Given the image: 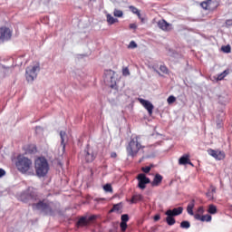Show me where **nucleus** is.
<instances>
[{"label": "nucleus", "mask_w": 232, "mask_h": 232, "mask_svg": "<svg viewBox=\"0 0 232 232\" xmlns=\"http://www.w3.org/2000/svg\"><path fill=\"white\" fill-rule=\"evenodd\" d=\"M38 72H41V66L39 63L33 66H28L25 69V78L27 82H32L34 79H37Z\"/></svg>", "instance_id": "nucleus-6"}, {"label": "nucleus", "mask_w": 232, "mask_h": 232, "mask_svg": "<svg viewBox=\"0 0 232 232\" xmlns=\"http://www.w3.org/2000/svg\"><path fill=\"white\" fill-rule=\"evenodd\" d=\"M128 48L130 50L137 48V43H135V41H130V43L128 45Z\"/></svg>", "instance_id": "nucleus-39"}, {"label": "nucleus", "mask_w": 232, "mask_h": 232, "mask_svg": "<svg viewBox=\"0 0 232 232\" xmlns=\"http://www.w3.org/2000/svg\"><path fill=\"white\" fill-rule=\"evenodd\" d=\"M210 6H211V0H207L201 3V7L204 10H209Z\"/></svg>", "instance_id": "nucleus-28"}, {"label": "nucleus", "mask_w": 232, "mask_h": 232, "mask_svg": "<svg viewBox=\"0 0 232 232\" xmlns=\"http://www.w3.org/2000/svg\"><path fill=\"white\" fill-rule=\"evenodd\" d=\"M130 75V69L128 67H124L122 69V76L123 77H128Z\"/></svg>", "instance_id": "nucleus-35"}, {"label": "nucleus", "mask_w": 232, "mask_h": 232, "mask_svg": "<svg viewBox=\"0 0 232 232\" xmlns=\"http://www.w3.org/2000/svg\"><path fill=\"white\" fill-rule=\"evenodd\" d=\"M179 164L180 166H186L187 164H189V166H193V163L189 160V155L188 154H185L179 158Z\"/></svg>", "instance_id": "nucleus-15"}, {"label": "nucleus", "mask_w": 232, "mask_h": 232, "mask_svg": "<svg viewBox=\"0 0 232 232\" xmlns=\"http://www.w3.org/2000/svg\"><path fill=\"white\" fill-rule=\"evenodd\" d=\"M158 26L159 28H160V30H168V28L169 27V24H168L166 20H160L158 22Z\"/></svg>", "instance_id": "nucleus-21"}, {"label": "nucleus", "mask_w": 232, "mask_h": 232, "mask_svg": "<svg viewBox=\"0 0 232 232\" xmlns=\"http://www.w3.org/2000/svg\"><path fill=\"white\" fill-rule=\"evenodd\" d=\"M180 227L182 229H189V227H191V223L188 220H184L180 223Z\"/></svg>", "instance_id": "nucleus-29"}, {"label": "nucleus", "mask_w": 232, "mask_h": 232, "mask_svg": "<svg viewBox=\"0 0 232 232\" xmlns=\"http://www.w3.org/2000/svg\"><path fill=\"white\" fill-rule=\"evenodd\" d=\"M18 200L24 204H29V206L34 208V204H36L37 200H39V196H37V192L34 188H28L25 191L18 195Z\"/></svg>", "instance_id": "nucleus-3"}, {"label": "nucleus", "mask_w": 232, "mask_h": 232, "mask_svg": "<svg viewBox=\"0 0 232 232\" xmlns=\"http://www.w3.org/2000/svg\"><path fill=\"white\" fill-rule=\"evenodd\" d=\"M144 198L142 197V195L140 194H136L134 196H132L131 199H130V204H137V202H140V200H142Z\"/></svg>", "instance_id": "nucleus-22"}, {"label": "nucleus", "mask_w": 232, "mask_h": 232, "mask_svg": "<svg viewBox=\"0 0 232 232\" xmlns=\"http://www.w3.org/2000/svg\"><path fill=\"white\" fill-rule=\"evenodd\" d=\"M2 68L4 70H6V72H10V67H6V66L3 65Z\"/></svg>", "instance_id": "nucleus-50"}, {"label": "nucleus", "mask_w": 232, "mask_h": 232, "mask_svg": "<svg viewBox=\"0 0 232 232\" xmlns=\"http://www.w3.org/2000/svg\"><path fill=\"white\" fill-rule=\"evenodd\" d=\"M222 121H223V118H221L217 121V128H222Z\"/></svg>", "instance_id": "nucleus-42"}, {"label": "nucleus", "mask_w": 232, "mask_h": 232, "mask_svg": "<svg viewBox=\"0 0 232 232\" xmlns=\"http://www.w3.org/2000/svg\"><path fill=\"white\" fill-rule=\"evenodd\" d=\"M113 15L114 17H122L124 15V13L122 12V10L114 9Z\"/></svg>", "instance_id": "nucleus-31"}, {"label": "nucleus", "mask_w": 232, "mask_h": 232, "mask_svg": "<svg viewBox=\"0 0 232 232\" xmlns=\"http://www.w3.org/2000/svg\"><path fill=\"white\" fill-rule=\"evenodd\" d=\"M120 227H121V231H126V229H128V223H123L121 221Z\"/></svg>", "instance_id": "nucleus-40"}, {"label": "nucleus", "mask_w": 232, "mask_h": 232, "mask_svg": "<svg viewBox=\"0 0 232 232\" xmlns=\"http://www.w3.org/2000/svg\"><path fill=\"white\" fill-rule=\"evenodd\" d=\"M154 72H156L157 73H159V71L157 70V68H155V66L152 67Z\"/></svg>", "instance_id": "nucleus-52"}, {"label": "nucleus", "mask_w": 232, "mask_h": 232, "mask_svg": "<svg viewBox=\"0 0 232 232\" xmlns=\"http://www.w3.org/2000/svg\"><path fill=\"white\" fill-rule=\"evenodd\" d=\"M216 193H217V188H215V186L211 185L210 189H208V192L206 193V197H207V198H208V200H215Z\"/></svg>", "instance_id": "nucleus-18"}, {"label": "nucleus", "mask_w": 232, "mask_h": 232, "mask_svg": "<svg viewBox=\"0 0 232 232\" xmlns=\"http://www.w3.org/2000/svg\"><path fill=\"white\" fill-rule=\"evenodd\" d=\"M221 117H224V112H221Z\"/></svg>", "instance_id": "nucleus-54"}, {"label": "nucleus", "mask_w": 232, "mask_h": 232, "mask_svg": "<svg viewBox=\"0 0 232 232\" xmlns=\"http://www.w3.org/2000/svg\"><path fill=\"white\" fill-rule=\"evenodd\" d=\"M81 157L82 160H85V162L90 163L95 160V157H97V153L93 151V149H92L90 145H87L84 150L82 151Z\"/></svg>", "instance_id": "nucleus-7"}, {"label": "nucleus", "mask_w": 232, "mask_h": 232, "mask_svg": "<svg viewBox=\"0 0 232 232\" xmlns=\"http://www.w3.org/2000/svg\"><path fill=\"white\" fill-rule=\"evenodd\" d=\"M103 189L104 191H106V193H111L113 191V188H111V184L104 185Z\"/></svg>", "instance_id": "nucleus-33"}, {"label": "nucleus", "mask_w": 232, "mask_h": 232, "mask_svg": "<svg viewBox=\"0 0 232 232\" xmlns=\"http://www.w3.org/2000/svg\"><path fill=\"white\" fill-rule=\"evenodd\" d=\"M24 150H25L26 155H32L37 152V148L35 145H27L24 148Z\"/></svg>", "instance_id": "nucleus-19"}, {"label": "nucleus", "mask_w": 232, "mask_h": 232, "mask_svg": "<svg viewBox=\"0 0 232 232\" xmlns=\"http://www.w3.org/2000/svg\"><path fill=\"white\" fill-rule=\"evenodd\" d=\"M194 218L196 220H200L201 222H211V215L207 214L204 216H200V214H195L193 215Z\"/></svg>", "instance_id": "nucleus-16"}, {"label": "nucleus", "mask_w": 232, "mask_h": 232, "mask_svg": "<svg viewBox=\"0 0 232 232\" xmlns=\"http://www.w3.org/2000/svg\"><path fill=\"white\" fill-rule=\"evenodd\" d=\"M138 101L143 106V108H145V110H147L149 115L153 114L154 106H153V103H151V102H150L148 100H144L142 98H139Z\"/></svg>", "instance_id": "nucleus-11"}, {"label": "nucleus", "mask_w": 232, "mask_h": 232, "mask_svg": "<svg viewBox=\"0 0 232 232\" xmlns=\"http://www.w3.org/2000/svg\"><path fill=\"white\" fill-rule=\"evenodd\" d=\"M95 218H97V216H91L89 218V220H95Z\"/></svg>", "instance_id": "nucleus-51"}, {"label": "nucleus", "mask_w": 232, "mask_h": 232, "mask_svg": "<svg viewBox=\"0 0 232 232\" xmlns=\"http://www.w3.org/2000/svg\"><path fill=\"white\" fill-rule=\"evenodd\" d=\"M195 208V199H192L188 207H187V213L188 215H190L191 217H193V215H195V212H193V208Z\"/></svg>", "instance_id": "nucleus-20"}, {"label": "nucleus", "mask_w": 232, "mask_h": 232, "mask_svg": "<svg viewBox=\"0 0 232 232\" xmlns=\"http://www.w3.org/2000/svg\"><path fill=\"white\" fill-rule=\"evenodd\" d=\"M166 222L168 224V226H175V223L177 222L175 220V218L173 216H169V215H166Z\"/></svg>", "instance_id": "nucleus-24"}, {"label": "nucleus", "mask_w": 232, "mask_h": 232, "mask_svg": "<svg viewBox=\"0 0 232 232\" xmlns=\"http://www.w3.org/2000/svg\"><path fill=\"white\" fill-rule=\"evenodd\" d=\"M15 166L20 173H29L30 169H32V160L23 155H18Z\"/></svg>", "instance_id": "nucleus-4"}, {"label": "nucleus", "mask_w": 232, "mask_h": 232, "mask_svg": "<svg viewBox=\"0 0 232 232\" xmlns=\"http://www.w3.org/2000/svg\"><path fill=\"white\" fill-rule=\"evenodd\" d=\"M137 16L139 17V19H142V18L140 17V11H139V14H137Z\"/></svg>", "instance_id": "nucleus-53"}, {"label": "nucleus", "mask_w": 232, "mask_h": 232, "mask_svg": "<svg viewBox=\"0 0 232 232\" xmlns=\"http://www.w3.org/2000/svg\"><path fill=\"white\" fill-rule=\"evenodd\" d=\"M78 226H88V219H86V218H81L78 222H77Z\"/></svg>", "instance_id": "nucleus-30"}, {"label": "nucleus", "mask_w": 232, "mask_h": 232, "mask_svg": "<svg viewBox=\"0 0 232 232\" xmlns=\"http://www.w3.org/2000/svg\"><path fill=\"white\" fill-rule=\"evenodd\" d=\"M60 139H61V145L63 146V150H66V143L68 142V134L66 131L61 130L60 131Z\"/></svg>", "instance_id": "nucleus-14"}, {"label": "nucleus", "mask_w": 232, "mask_h": 232, "mask_svg": "<svg viewBox=\"0 0 232 232\" xmlns=\"http://www.w3.org/2000/svg\"><path fill=\"white\" fill-rule=\"evenodd\" d=\"M226 24L227 26H232V20L231 19L227 20Z\"/></svg>", "instance_id": "nucleus-47"}, {"label": "nucleus", "mask_w": 232, "mask_h": 232, "mask_svg": "<svg viewBox=\"0 0 232 232\" xmlns=\"http://www.w3.org/2000/svg\"><path fill=\"white\" fill-rule=\"evenodd\" d=\"M38 128H41V127H36V130H37Z\"/></svg>", "instance_id": "nucleus-56"}, {"label": "nucleus", "mask_w": 232, "mask_h": 232, "mask_svg": "<svg viewBox=\"0 0 232 232\" xmlns=\"http://www.w3.org/2000/svg\"><path fill=\"white\" fill-rule=\"evenodd\" d=\"M218 209H217V206L210 204L208 206V213H209L210 215H216Z\"/></svg>", "instance_id": "nucleus-27"}, {"label": "nucleus", "mask_w": 232, "mask_h": 232, "mask_svg": "<svg viewBox=\"0 0 232 232\" xmlns=\"http://www.w3.org/2000/svg\"><path fill=\"white\" fill-rule=\"evenodd\" d=\"M151 168H153V165L143 167L141 171H143V173H150V171H151Z\"/></svg>", "instance_id": "nucleus-38"}, {"label": "nucleus", "mask_w": 232, "mask_h": 232, "mask_svg": "<svg viewBox=\"0 0 232 232\" xmlns=\"http://www.w3.org/2000/svg\"><path fill=\"white\" fill-rule=\"evenodd\" d=\"M129 9L130 10V12H132V14H135L136 15H140L139 14V9L133 5L129 6Z\"/></svg>", "instance_id": "nucleus-36"}, {"label": "nucleus", "mask_w": 232, "mask_h": 232, "mask_svg": "<svg viewBox=\"0 0 232 232\" xmlns=\"http://www.w3.org/2000/svg\"><path fill=\"white\" fill-rule=\"evenodd\" d=\"M182 211H184V208L179 207L173 209H168L165 212V215H169V217H179V215H182Z\"/></svg>", "instance_id": "nucleus-13"}, {"label": "nucleus", "mask_w": 232, "mask_h": 232, "mask_svg": "<svg viewBox=\"0 0 232 232\" xmlns=\"http://www.w3.org/2000/svg\"><path fill=\"white\" fill-rule=\"evenodd\" d=\"M160 218V214H156L154 216V222H159V219Z\"/></svg>", "instance_id": "nucleus-45"}, {"label": "nucleus", "mask_w": 232, "mask_h": 232, "mask_svg": "<svg viewBox=\"0 0 232 232\" xmlns=\"http://www.w3.org/2000/svg\"><path fill=\"white\" fill-rule=\"evenodd\" d=\"M5 175H6V171H5V169H0V179H2V177H5Z\"/></svg>", "instance_id": "nucleus-44"}, {"label": "nucleus", "mask_w": 232, "mask_h": 232, "mask_svg": "<svg viewBox=\"0 0 232 232\" xmlns=\"http://www.w3.org/2000/svg\"><path fill=\"white\" fill-rule=\"evenodd\" d=\"M121 222L128 224V221L130 220V216L128 214L121 215Z\"/></svg>", "instance_id": "nucleus-34"}, {"label": "nucleus", "mask_w": 232, "mask_h": 232, "mask_svg": "<svg viewBox=\"0 0 232 232\" xmlns=\"http://www.w3.org/2000/svg\"><path fill=\"white\" fill-rule=\"evenodd\" d=\"M222 52L224 53H231V46L230 45H225L221 47Z\"/></svg>", "instance_id": "nucleus-32"}, {"label": "nucleus", "mask_w": 232, "mask_h": 232, "mask_svg": "<svg viewBox=\"0 0 232 232\" xmlns=\"http://www.w3.org/2000/svg\"><path fill=\"white\" fill-rule=\"evenodd\" d=\"M122 209V203L114 204L109 213H117Z\"/></svg>", "instance_id": "nucleus-23"}, {"label": "nucleus", "mask_w": 232, "mask_h": 232, "mask_svg": "<svg viewBox=\"0 0 232 232\" xmlns=\"http://www.w3.org/2000/svg\"><path fill=\"white\" fill-rule=\"evenodd\" d=\"M138 180V188L140 189H146V184H151V179L150 178L146 177V174L140 173L137 177Z\"/></svg>", "instance_id": "nucleus-8"}, {"label": "nucleus", "mask_w": 232, "mask_h": 232, "mask_svg": "<svg viewBox=\"0 0 232 232\" xmlns=\"http://www.w3.org/2000/svg\"><path fill=\"white\" fill-rule=\"evenodd\" d=\"M34 169L36 176L39 179H42L45 175H48V171H50V165L48 164V160L44 157L37 158L34 161Z\"/></svg>", "instance_id": "nucleus-2"}, {"label": "nucleus", "mask_w": 232, "mask_h": 232, "mask_svg": "<svg viewBox=\"0 0 232 232\" xmlns=\"http://www.w3.org/2000/svg\"><path fill=\"white\" fill-rule=\"evenodd\" d=\"M162 179H164L162 175L157 173L154 176L152 182L150 183L152 188H157V186H160V184L162 183Z\"/></svg>", "instance_id": "nucleus-17"}, {"label": "nucleus", "mask_w": 232, "mask_h": 232, "mask_svg": "<svg viewBox=\"0 0 232 232\" xmlns=\"http://www.w3.org/2000/svg\"><path fill=\"white\" fill-rule=\"evenodd\" d=\"M33 209L34 211H40V213H43L44 215H49L50 217H53V215H55V211H57L53 202L40 200L39 198L36 201V204H33Z\"/></svg>", "instance_id": "nucleus-1"}, {"label": "nucleus", "mask_w": 232, "mask_h": 232, "mask_svg": "<svg viewBox=\"0 0 232 232\" xmlns=\"http://www.w3.org/2000/svg\"><path fill=\"white\" fill-rule=\"evenodd\" d=\"M104 82H111V88H113V83H115V72L112 70H106L104 72Z\"/></svg>", "instance_id": "nucleus-10"}, {"label": "nucleus", "mask_w": 232, "mask_h": 232, "mask_svg": "<svg viewBox=\"0 0 232 232\" xmlns=\"http://www.w3.org/2000/svg\"><path fill=\"white\" fill-rule=\"evenodd\" d=\"M175 101H177V98L175 96H173V95H170L167 99L168 104H173V102H175Z\"/></svg>", "instance_id": "nucleus-37"}, {"label": "nucleus", "mask_w": 232, "mask_h": 232, "mask_svg": "<svg viewBox=\"0 0 232 232\" xmlns=\"http://www.w3.org/2000/svg\"><path fill=\"white\" fill-rule=\"evenodd\" d=\"M219 102L222 104H226V102H227V100L222 101V96H219Z\"/></svg>", "instance_id": "nucleus-48"}, {"label": "nucleus", "mask_w": 232, "mask_h": 232, "mask_svg": "<svg viewBox=\"0 0 232 232\" xmlns=\"http://www.w3.org/2000/svg\"><path fill=\"white\" fill-rule=\"evenodd\" d=\"M198 215H203V213H204V207H199L198 208Z\"/></svg>", "instance_id": "nucleus-43"}, {"label": "nucleus", "mask_w": 232, "mask_h": 232, "mask_svg": "<svg viewBox=\"0 0 232 232\" xmlns=\"http://www.w3.org/2000/svg\"><path fill=\"white\" fill-rule=\"evenodd\" d=\"M229 75V69L225 70L223 72L218 75V81H223L224 78Z\"/></svg>", "instance_id": "nucleus-25"}, {"label": "nucleus", "mask_w": 232, "mask_h": 232, "mask_svg": "<svg viewBox=\"0 0 232 232\" xmlns=\"http://www.w3.org/2000/svg\"><path fill=\"white\" fill-rule=\"evenodd\" d=\"M140 148H142V145L139 142V138H132L127 147V153L130 157H135L140 150Z\"/></svg>", "instance_id": "nucleus-5"}, {"label": "nucleus", "mask_w": 232, "mask_h": 232, "mask_svg": "<svg viewBox=\"0 0 232 232\" xmlns=\"http://www.w3.org/2000/svg\"><path fill=\"white\" fill-rule=\"evenodd\" d=\"M12 39V30L8 27L0 28V43H5V41H10Z\"/></svg>", "instance_id": "nucleus-9"}, {"label": "nucleus", "mask_w": 232, "mask_h": 232, "mask_svg": "<svg viewBox=\"0 0 232 232\" xmlns=\"http://www.w3.org/2000/svg\"><path fill=\"white\" fill-rule=\"evenodd\" d=\"M142 160H143V158H141V159L140 160V162H142Z\"/></svg>", "instance_id": "nucleus-55"}, {"label": "nucleus", "mask_w": 232, "mask_h": 232, "mask_svg": "<svg viewBox=\"0 0 232 232\" xmlns=\"http://www.w3.org/2000/svg\"><path fill=\"white\" fill-rule=\"evenodd\" d=\"M107 22L109 24H115V23H119V19L114 18L111 14H107Z\"/></svg>", "instance_id": "nucleus-26"}, {"label": "nucleus", "mask_w": 232, "mask_h": 232, "mask_svg": "<svg viewBox=\"0 0 232 232\" xmlns=\"http://www.w3.org/2000/svg\"><path fill=\"white\" fill-rule=\"evenodd\" d=\"M160 70L162 73H168V67L166 65H160Z\"/></svg>", "instance_id": "nucleus-41"}, {"label": "nucleus", "mask_w": 232, "mask_h": 232, "mask_svg": "<svg viewBox=\"0 0 232 232\" xmlns=\"http://www.w3.org/2000/svg\"><path fill=\"white\" fill-rule=\"evenodd\" d=\"M208 155L216 159V160H224L226 159V154L220 150H215L213 149H209L208 150Z\"/></svg>", "instance_id": "nucleus-12"}, {"label": "nucleus", "mask_w": 232, "mask_h": 232, "mask_svg": "<svg viewBox=\"0 0 232 232\" xmlns=\"http://www.w3.org/2000/svg\"><path fill=\"white\" fill-rule=\"evenodd\" d=\"M111 159H116L117 158V152H111Z\"/></svg>", "instance_id": "nucleus-49"}, {"label": "nucleus", "mask_w": 232, "mask_h": 232, "mask_svg": "<svg viewBox=\"0 0 232 232\" xmlns=\"http://www.w3.org/2000/svg\"><path fill=\"white\" fill-rule=\"evenodd\" d=\"M130 28L131 30H137V24H130Z\"/></svg>", "instance_id": "nucleus-46"}]
</instances>
